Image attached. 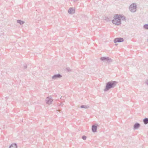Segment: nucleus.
I'll return each instance as SVG.
<instances>
[{
    "instance_id": "25",
    "label": "nucleus",
    "mask_w": 148,
    "mask_h": 148,
    "mask_svg": "<svg viewBox=\"0 0 148 148\" xmlns=\"http://www.w3.org/2000/svg\"><path fill=\"white\" fill-rule=\"evenodd\" d=\"M109 18L110 19V20L112 19V17H109Z\"/></svg>"
},
{
    "instance_id": "13",
    "label": "nucleus",
    "mask_w": 148,
    "mask_h": 148,
    "mask_svg": "<svg viewBox=\"0 0 148 148\" xmlns=\"http://www.w3.org/2000/svg\"><path fill=\"white\" fill-rule=\"evenodd\" d=\"M143 122L144 124L146 125L148 123V118H145L143 120Z\"/></svg>"
},
{
    "instance_id": "1",
    "label": "nucleus",
    "mask_w": 148,
    "mask_h": 148,
    "mask_svg": "<svg viewBox=\"0 0 148 148\" xmlns=\"http://www.w3.org/2000/svg\"><path fill=\"white\" fill-rule=\"evenodd\" d=\"M117 83V82L115 81L109 82L106 84L105 89L104 90V91H107L110 89L114 88Z\"/></svg>"
},
{
    "instance_id": "17",
    "label": "nucleus",
    "mask_w": 148,
    "mask_h": 148,
    "mask_svg": "<svg viewBox=\"0 0 148 148\" xmlns=\"http://www.w3.org/2000/svg\"><path fill=\"white\" fill-rule=\"evenodd\" d=\"M143 28L146 29L148 30V24L144 25L143 26Z\"/></svg>"
},
{
    "instance_id": "3",
    "label": "nucleus",
    "mask_w": 148,
    "mask_h": 148,
    "mask_svg": "<svg viewBox=\"0 0 148 148\" xmlns=\"http://www.w3.org/2000/svg\"><path fill=\"white\" fill-rule=\"evenodd\" d=\"M130 11L132 12H134L136 10V3H133L131 4L129 8Z\"/></svg>"
},
{
    "instance_id": "7",
    "label": "nucleus",
    "mask_w": 148,
    "mask_h": 148,
    "mask_svg": "<svg viewBox=\"0 0 148 148\" xmlns=\"http://www.w3.org/2000/svg\"><path fill=\"white\" fill-rule=\"evenodd\" d=\"M124 39L123 38H116L114 39V42L115 43L116 42H122L123 41Z\"/></svg>"
},
{
    "instance_id": "12",
    "label": "nucleus",
    "mask_w": 148,
    "mask_h": 148,
    "mask_svg": "<svg viewBox=\"0 0 148 148\" xmlns=\"http://www.w3.org/2000/svg\"><path fill=\"white\" fill-rule=\"evenodd\" d=\"M17 144L16 143L12 144L10 146L9 148H17Z\"/></svg>"
},
{
    "instance_id": "23",
    "label": "nucleus",
    "mask_w": 148,
    "mask_h": 148,
    "mask_svg": "<svg viewBox=\"0 0 148 148\" xmlns=\"http://www.w3.org/2000/svg\"><path fill=\"white\" fill-rule=\"evenodd\" d=\"M145 83L147 85H148V79H147L145 82Z\"/></svg>"
},
{
    "instance_id": "21",
    "label": "nucleus",
    "mask_w": 148,
    "mask_h": 148,
    "mask_svg": "<svg viewBox=\"0 0 148 148\" xmlns=\"http://www.w3.org/2000/svg\"><path fill=\"white\" fill-rule=\"evenodd\" d=\"M24 69H26L27 68V65L26 64H24Z\"/></svg>"
},
{
    "instance_id": "22",
    "label": "nucleus",
    "mask_w": 148,
    "mask_h": 148,
    "mask_svg": "<svg viewBox=\"0 0 148 148\" xmlns=\"http://www.w3.org/2000/svg\"><path fill=\"white\" fill-rule=\"evenodd\" d=\"M63 103H61L60 104H59V106H63Z\"/></svg>"
},
{
    "instance_id": "11",
    "label": "nucleus",
    "mask_w": 148,
    "mask_h": 148,
    "mask_svg": "<svg viewBox=\"0 0 148 148\" xmlns=\"http://www.w3.org/2000/svg\"><path fill=\"white\" fill-rule=\"evenodd\" d=\"M108 58V57H102L100 58V59L103 62H107Z\"/></svg>"
},
{
    "instance_id": "16",
    "label": "nucleus",
    "mask_w": 148,
    "mask_h": 148,
    "mask_svg": "<svg viewBox=\"0 0 148 148\" xmlns=\"http://www.w3.org/2000/svg\"><path fill=\"white\" fill-rule=\"evenodd\" d=\"M112 62L113 60L111 58L108 57L107 62L108 63H110Z\"/></svg>"
},
{
    "instance_id": "4",
    "label": "nucleus",
    "mask_w": 148,
    "mask_h": 148,
    "mask_svg": "<svg viewBox=\"0 0 148 148\" xmlns=\"http://www.w3.org/2000/svg\"><path fill=\"white\" fill-rule=\"evenodd\" d=\"M53 101L51 97H47L46 99V103L49 104H51Z\"/></svg>"
},
{
    "instance_id": "9",
    "label": "nucleus",
    "mask_w": 148,
    "mask_h": 148,
    "mask_svg": "<svg viewBox=\"0 0 148 148\" xmlns=\"http://www.w3.org/2000/svg\"><path fill=\"white\" fill-rule=\"evenodd\" d=\"M140 126V125L138 123H136L134 125L133 129L135 130L138 129Z\"/></svg>"
},
{
    "instance_id": "19",
    "label": "nucleus",
    "mask_w": 148,
    "mask_h": 148,
    "mask_svg": "<svg viewBox=\"0 0 148 148\" xmlns=\"http://www.w3.org/2000/svg\"><path fill=\"white\" fill-rule=\"evenodd\" d=\"M82 138L84 140H85L86 138V137L85 136H82Z\"/></svg>"
},
{
    "instance_id": "18",
    "label": "nucleus",
    "mask_w": 148,
    "mask_h": 148,
    "mask_svg": "<svg viewBox=\"0 0 148 148\" xmlns=\"http://www.w3.org/2000/svg\"><path fill=\"white\" fill-rule=\"evenodd\" d=\"M104 20L107 22L110 21V19L108 17H106Z\"/></svg>"
},
{
    "instance_id": "27",
    "label": "nucleus",
    "mask_w": 148,
    "mask_h": 148,
    "mask_svg": "<svg viewBox=\"0 0 148 148\" xmlns=\"http://www.w3.org/2000/svg\"><path fill=\"white\" fill-rule=\"evenodd\" d=\"M115 45H117V44H115Z\"/></svg>"
},
{
    "instance_id": "5",
    "label": "nucleus",
    "mask_w": 148,
    "mask_h": 148,
    "mask_svg": "<svg viewBox=\"0 0 148 148\" xmlns=\"http://www.w3.org/2000/svg\"><path fill=\"white\" fill-rule=\"evenodd\" d=\"M62 77V76L60 74H58L54 75L52 77V78L54 80H56Z\"/></svg>"
},
{
    "instance_id": "8",
    "label": "nucleus",
    "mask_w": 148,
    "mask_h": 148,
    "mask_svg": "<svg viewBox=\"0 0 148 148\" xmlns=\"http://www.w3.org/2000/svg\"><path fill=\"white\" fill-rule=\"evenodd\" d=\"M97 125H93L92 127V130L93 132H95L97 131Z\"/></svg>"
},
{
    "instance_id": "15",
    "label": "nucleus",
    "mask_w": 148,
    "mask_h": 148,
    "mask_svg": "<svg viewBox=\"0 0 148 148\" xmlns=\"http://www.w3.org/2000/svg\"><path fill=\"white\" fill-rule=\"evenodd\" d=\"M81 108H84L85 109H88L89 108V106H86V105H82L80 106Z\"/></svg>"
},
{
    "instance_id": "24",
    "label": "nucleus",
    "mask_w": 148,
    "mask_h": 148,
    "mask_svg": "<svg viewBox=\"0 0 148 148\" xmlns=\"http://www.w3.org/2000/svg\"><path fill=\"white\" fill-rule=\"evenodd\" d=\"M78 0H71V1H73V2H75L76 1H77Z\"/></svg>"
},
{
    "instance_id": "20",
    "label": "nucleus",
    "mask_w": 148,
    "mask_h": 148,
    "mask_svg": "<svg viewBox=\"0 0 148 148\" xmlns=\"http://www.w3.org/2000/svg\"><path fill=\"white\" fill-rule=\"evenodd\" d=\"M66 70L68 72H69L71 71L70 69L69 68H66Z\"/></svg>"
},
{
    "instance_id": "2",
    "label": "nucleus",
    "mask_w": 148,
    "mask_h": 148,
    "mask_svg": "<svg viewBox=\"0 0 148 148\" xmlns=\"http://www.w3.org/2000/svg\"><path fill=\"white\" fill-rule=\"evenodd\" d=\"M114 19L112 20V23L116 25H119L121 23L118 14H115L113 17Z\"/></svg>"
},
{
    "instance_id": "10",
    "label": "nucleus",
    "mask_w": 148,
    "mask_h": 148,
    "mask_svg": "<svg viewBox=\"0 0 148 148\" xmlns=\"http://www.w3.org/2000/svg\"><path fill=\"white\" fill-rule=\"evenodd\" d=\"M118 16L120 18V19L121 21V20H122L124 21H126V18L124 16H122L120 14H118Z\"/></svg>"
},
{
    "instance_id": "26",
    "label": "nucleus",
    "mask_w": 148,
    "mask_h": 148,
    "mask_svg": "<svg viewBox=\"0 0 148 148\" xmlns=\"http://www.w3.org/2000/svg\"><path fill=\"white\" fill-rule=\"evenodd\" d=\"M58 111H60V110H58Z\"/></svg>"
},
{
    "instance_id": "14",
    "label": "nucleus",
    "mask_w": 148,
    "mask_h": 148,
    "mask_svg": "<svg viewBox=\"0 0 148 148\" xmlns=\"http://www.w3.org/2000/svg\"><path fill=\"white\" fill-rule=\"evenodd\" d=\"M17 22L18 23L20 24L21 25H23L25 23L24 21L20 20H18Z\"/></svg>"
},
{
    "instance_id": "6",
    "label": "nucleus",
    "mask_w": 148,
    "mask_h": 148,
    "mask_svg": "<svg viewBox=\"0 0 148 148\" xmlns=\"http://www.w3.org/2000/svg\"><path fill=\"white\" fill-rule=\"evenodd\" d=\"M75 9L74 8H69L68 11V13L69 14H71L75 13Z\"/></svg>"
}]
</instances>
